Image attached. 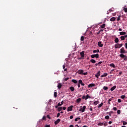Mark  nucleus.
Instances as JSON below:
<instances>
[{"label":"nucleus","instance_id":"obj_1","mask_svg":"<svg viewBox=\"0 0 127 127\" xmlns=\"http://www.w3.org/2000/svg\"><path fill=\"white\" fill-rule=\"evenodd\" d=\"M119 56L120 57V58H123L124 61H127V56H125V55L120 54V55H119Z\"/></svg>","mask_w":127,"mask_h":127},{"label":"nucleus","instance_id":"obj_2","mask_svg":"<svg viewBox=\"0 0 127 127\" xmlns=\"http://www.w3.org/2000/svg\"><path fill=\"white\" fill-rule=\"evenodd\" d=\"M123 46L122 44H115V45L114 46V47L115 48V49H120V48H121Z\"/></svg>","mask_w":127,"mask_h":127},{"label":"nucleus","instance_id":"obj_3","mask_svg":"<svg viewBox=\"0 0 127 127\" xmlns=\"http://www.w3.org/2000/svg\"><path fill=\"white\" fill-rule=\"evenodd\" d=\"M91 58L98 59V58H99V55L98 54H96L95 55H91Z\"/></svg>","mask_w":127,"mask_h":127},{"label":"nucleus","instance_id":"obj_4","mask_svg":"<svg viewBox=\"0 0 127 127\" xmlns=\"http://www.w3.org/2000/svg\"><path fill=\"white\" fill-rule=\"evenodd\" d=\"M120 54H126V50H125L124 47L121 48L120 49Z\"/></svg>","mask_w":127,"mask_h":127},{"label":"nucleus","instance_id":"obj_5","mask_svg":"<svg viewBox=\"0 0 127 127\" xmlns=\"http://www.w3.org/2000/svg\"><path fill=\"white\" fill-rule=\"evenodd\" d=\"M73 106H70L69 107H68V108L67 109V112H70L71 111H73Z\"/></svg>","mask_w":127,"mask_h":127},{"label":"nucleus","instance_id":"obj_6","mask_svg":"<svg viewBox=\"0 0 127 127\" xmlns=\"http://www.w3.org/2000/svg\"><path fill=\"white\" fill-rule=\"evenodd\" d=\"M86 109V106H82V108L79 110V111L81 112V113H84L85 112V109Z\"/></svg>","mask_w":127,"mask_h":127},{"label":"nucleus","instance_id":"obj_7","mask_svg":"<svg viewBox=\"0 0 127 127\" xmlns=\"http://www.w3.org/2000/svg\"><path fill=\"white\" fill-rule=\"evenodd\" d=\"M60 122H61V120H60V119H57L56 121H55L54 122L55 125H57V124H59V123H60Z\"/></svg>","mask_w":127,"mask_h":127},{"label":"nucleus","instance_id":"obj_8","mask_svg":"<svg viewBox=\"0 0 127 127\" xmlns=\"http://www.w3.org/2000/svg\"><path fill=\"white\" fill-rule=\"evenodd\" d=\"M95 83H91L90 84H88L87 87L88 88H92V87H95Z\"/></svg>","mask_w":127,"mask_h":127},{"label":"nucleus","instance_id":"obj_9","mask_svg":"<svg viewBox=\"0 0 127 127\" xmlns=\"http://www.w3.org/2000/svg\"><path fill=\"white\" fill-rule=\"evenodd\" d=\"M62 87V83H59V84L57 85V89H61V88Z\"/></svg>","mask_w":127,"mask_h":127},{"label":"nucleus","instance_id":"obj_10","mask_svg":"<svg viewBox=\"0 0 127 127\" xmlns=\"http://www.w3.org/2000/svg\"><path fill=\"white\" fill-rule=\"evenodd\" d=\"M82 73H84V71L82 70V69H79V70H78V73L79 74H82Z\"/></svg>","mask_w":127,"mask_h":127},{"label":"nucleus","instance_id":"obj_11","mask_svg":"<svg viewBox=\"0 0 127 127\" xmlns=\"http://www.w3.org/2000/svg\"><path fill=\"white\" fill-rule=\"evenodd\" d=\"M101 73V71H98V72H97V73L96 74V75H95V77H96V78H98V76H99V74Z\"/></svg>","mask_w":127,"mask_h":127},{"label":"nucleus","instance_id":"obj_12","mask_svg":"<svg viewBox=\"0 0 127 127\" xmlns=\"http://www.w3.org/2000/svg\"><path fill=\"white\" fill-rule=\"evenodd\" d=\"M98 47H103V44H102V42L101 41L98 42Z\"/></svg>","mask_w":127,"mask_h":127},{"label":"nucleus","instance_id":"obj_13","mask_svg":"<svg viewBox=\"0 0 127 127\" xmlns=\"http://www.w3.org/2000/svg\"><path fill=\"white\" fill-rule=\"evenodd\" d=\"M84 52L82 51L81 52H80V56L81 57V58H84L85 56V54H84Z\"/></svg>","mask_w":127,"mask_h":127},{"label":"nucleus","instance_id":"obj_14","mask_svg":"<svg viewBox=\"0 0 127 127\" xmlns=\"http://www.w3.org/2000/svg\"><path fill=\"white\" fill-rule=\"evenodd\" d=\"M109 66H110V67H113V68H116L115 64H113V63L110 64H109Z\"/></svg>","mask_w":127,"mask_h":127},{"label":"nucleus","instance_id":"obj_15","mask_svg":"<svg viewBox=\"0 0 127 127\" xmlns=\"http://www.w3.org/2000/svg\"><path fill=\"white\" fill-rule=\"evenodd\" d=\"M69 90H70V92H73L74 90V87L73 86L69 87Z\"/></svg>","mask_w":127,"mask_h":127},{"label":"nucleus","instance_id":"obj_16","mask_svg":"<svg viewBox=\"0 0 127 127\" xmlns=\"http://www.w3.org/2000/svg\"><path fill=\"white\" fill-rule=\"evenodd\" d=\"M108 75V73H104L103 75H101V77H105Z\"/></svg>","mask_w":127,"mask_h":127},{"label":"nucleus","instance_id":"obj_17","mask_svg":"<svg viewBox=\"0 0 127 127\" xmlns=\"http://www.w3.org/2000/svg\"><path fill=\"white\" fill-rule=\"evenodd\" d=\"M71 82H73V83L74 84H76L77 83H78V81H76V80L75 79H71Z\"/></svg>","mask_w":127,"mask_h":127},{"label":"nucleus","instance_id":"obj_18","mask_svg":"<svg viewBox=\"0 0 127 127\" xmlns=\"http://www.w3.org/2000/svg\"><path fill=\"white\" fill-rule=\"evenodd\" d=\"M62 105H63V104H61L59 103L58 104H57V106H55V108H57V107L61 106H62Z\"/></svg>","mask_w":127,"mask_h":127},{"label":"nucleus","instance_id":"obj_19","mask_svg":"<svg viewBox=\"0 0 127 127\" xmlns=\"http://www.w3.org/2000/svg\"><path fill=\"white\" fill-rule=\"evenodd\" d=\"M56 109H57V111L58 112H61V111L63 110L62 109V107H57V108Z\"/></svg>","mask_w":127,"mask_h":127},{"label":"nucleus","instance_id":"obj_20","mask_svg":"<svg viewBox=\"0 0 127 127\" xmlns=\"http://www.w3.org/2000/svg\"><path fill=\"white\" fill-rule=\"evenodd\" d=\"M115 19H116L115 17H113L111 18H110V21L112 22L115 21Z\"/></svg>","mask_w":127,"mask_h":127},{"label":"nucleus","instance_id":"obj_21","mask_svg":"<svg viewBox=\"0 0 127 127\" xmlns=\"http://www.w3.org/2000/svg\"><path fill=\"white\" fill-rule=\"evenodd\" d=\"M116 88V86H113L111 88H110V91H113L114 90H115Z\"/></svg>","mask_w":127,"mask_h":127},{"label":"nucleus","instance_id":"obj_22","mask_svg":"<svg viewBox=\"0 0 127 127\" xmlns=\"http://www.w3.org/2000/svg\"><path fill=\"white\" fill-rule=\"evenodd\" d=\"M126 35V32H120V35L123 36Z\"/></svg>","mask_w":127,"mask_h":127},{"label":"nucleus","instance_id":"obj_23","mask_svg":"<svg viewBox=\"0 0 127 127\" xmlns=\"http://www.w3.org/2000/svg\"><path fill=\"white\" fill-rule=\"evenodd\" d=\"M90 62L92 64H96V61L93 59L90 60Z\"/></svg>","mask_w":127,"mask_h":127},{"label":"nucleus","instance_id":"obj_24","mask_svg":"<svg viewBox=\"0 0 127 127\" xmlns=\"http://www.w3.org/2000/svg\"><path fill=\"white\" fill-rule=\"evenodd\" d=\"M99 104V101H95L94 102H93V105H95V106H97V104Z\"/></svg>","mask_w":127,"mask_h":127},{"label":"nucleus","instance_id":"obj_25","mask_svg":"<svg viewBox=\"0 0 127 127\" xmlns=\"http://www.w3.org/2000/svg\"><path fill=\"white\" fill-rule=\"evenodd\" d=\"M80 101H81V99L78 98L77 99H76V103H79Z\"/></svg>","mask_w":127,"mask_h":127},{"label":"nucleus","instance_id":"obj_26","mask_svg":"<svg viewBox=\"0 0 127 127\" xmlns=\"http://www.w3.org/2000/svg\"><path fill=\"white\" fill-rule=\"evenodd\" d=\"M84 39H85V37L84 36H81L80 38V41L81 42L84 41Z\"/></svg>","mask_w":127,"mask_h":127},{"label":"nucleus","instance_id":"obj_27","mask_svg":"<svg viewBox=\"0 0 127 127\" xmlns=\"http://www.w3.org/2000/svg\"><path fill=\"white\" fill-rule=\"evenodd\" d=\"M99 50H93V54H96V53H99Z\"/></svg>","mask_w":127,"mask_h":127},{"label":"nucleus","instance_id":"obj_28","mask_svg":"<svg viewBox=\"0 0 127 127\" xmlns=\"http://www.w3.org/2000/svg\"><path fill=\"white\" fill-rule=\"evenodd\" d=\"M114 42H115V43H119V38H115V40L114 41Z\"/></svg>","mask_w":127,"mask_h":127},{"label":"nucleus","instance_id":"obj_29","mask_svg":"<svg viewBox=\"0 0 127 127\" xmlns=\"http://www.w3.org/2000/svg\"><path fill=\"white\" fill-rule=\"evenodd\" d=\"M79 120H80V118L78 117L74 119V122H78Z\"/></svg>","mask_w":127,"mask_h":127},{"label":"nucleus","instance_id":"obj_30","mask_svg":"<svg viewBox=\"0 0 127 127\" xmlns=\"http://www.w3.org/2000/svg\"><path fill=\"white\" fill-rule=\"evenodd\" d=\"M127 125V122L125 121H122V125L125 126Z\"/></svg>","mask_w":127,"mask_h":127},{"label":"nucleus","instance_id":"obj_31","mask_svg":"<svg viewBox=\"0 0 127 127\" xmlns=\"http://www.w3.org/2000/svg\"><path fill=\"white\" fill-rule=\"evenodd\" d=\"M104 123H99L98 124H97V126H103V125H104Z\"/></svg>","mask_w":127,"mask_h":127},{"label":"nucleus","instance_id":"obj_32","mask_svg":"<svg viewBox=\"0 0 127 127\" xmlns=\"http://www.w3.org/2000/svg\"><path fill=\"white\" fill-rule=\"evenodd\" d=\"M103 90H104V91L108 90V87H107V86H103Z\"/></svg>","mask_w":127,"mask_h":127},{"label":"nucleus","instance_id":"obj_33","mask_svg":"<svg viewBox=\"0 0 127 127\" xmlns=\"http://www.w3.org/2000/svg\"><path fill=\"white\" fill-rule=\"evenodd\" d=\"M85 98H86V99H90L91 97L87 94L86 96H85Z\"/></svg>","mask_w":127,"mask_h":127},{"label":"nucleus","instance_id":"obj_34","mask_svg":"<svg viewBox=\"0 0 127 127\" xmlns=\"http://www.w3.org/2000/svg\"><path fill=\"white\" fill-rule=\"evenodd\" d=\"M57 97V92H54V97L56 98Z\"/></svg>","mask_w":127,"mask_h":127},{"label":"nucleus","instance_id":"obj_35","mask_svg":"<svg viewBox=\"0 0 127 127\" xmlns=\"http://www.w3.org/2000/svg\"><path fill=\"white\" fill-rule=\"evenodd\" d=\"M104 119H105V120H109V116H105Z\"/></svg>","mask_w":127,"mask_h":127},{"label":"nucleus","instance_id":"obj_36","mask_svg":"<svg viewBox=\"0 0 127 127\" xmlns=\"http://www.w3.org/2000/svg\"><path fill=\"white\" fill-rule=\"evenodd\" d=\"M105 27V24H103L102 25H101V28L103 29Z\"/></svg>","mask_w":127,"mask_h":127},{"label":"nucleus","instance_id":"obj_37","mask_svg":"<svg viewBox=\"0 0 127 127\" xmlns=\"http://www.w3.org/2000/svg\"><path fill=\"white\" fill-rule=\"evenodd\" d=\"M102 106H103V103H101L100 104L98 105V108H101V107H102Z\"/></svg>","mask_w":127,"mask_h":127},{"label":"nucleus","instance_id":"obj_38","mask_svg":"<svg viewBox=\"0 0 127 127\" xmlns=\"http://www.w3.org/2000/svg\"><path fill=\"white\" fill-rule=\"evenodd\" d=\"M125 38H124V36H121L120 37V39H121V41H124L125 40Z\"/></svg>","mask_w":127,"mask_h":127},{"label":"nucleus","instance_id":"obj_39","mask_svg":"<svg viewBox=\"0 0 127 127\" xmlns=\"http://www.w3.org/2000/svg\"><path fill=\"white\" fill-rule=\"evenodd\" d=\"M126 96L125 95H121V98L122 99H125V98H126Z\"/></svg>","mask_w":127,"mask_h":127},{"label":"nucleus","instance_id":"obj_40","mask_svg":"<svg viewBox=\"0 0 127 127\" xmlns=\"http://www.w3.org/2000/svg\"><path fill=\"white\" fill-rule=\"evenodd\" d=\"M46 118L49 119V120H51V117H50V116L47 115V117Z\"/></svg>","mask_w":127,"mask_h":127},{"label":"nucleus","instance_id":"obj_41","mask_svg":"<svg viewBox=\"0 0 127 127\" xmlns=\"http://www.w3.org/2000/svg\"><path fill=\"white\" fill-rule=\"evenodd\" d=\"M78 82L79 84H84V83H82V80H81V79L79 80Z\"/></svg>","mask_w":127,"mask_h":127},{"label":"nucleus","instance_id":"obj_42","mask_svg":"<svg viewBox=\"0 0 127 127\" xmlns=\"http://www.w3.org/2000/svg\"><path fill=\"white\" fill-rule=\"evenodd\" d=\"M82 99H83V100H85L88 99H86V97H85V95L82 96Z\"/></svg>","mask_w":127,"mask_h":127},{"label":"nucleus","instance_id":"obj_43","mask_svg":"<svg viewBox=\"0 0 127 127\" xmlns=\"http://www.w3.org/2000/svg\"><path fill=\"white\" fill-rule=\"evenodd\" d=\"M113 110H114V111H118V108H116V107H114L113 108Z\"/></svg>","mask_w":127,"mask_h":127},{"label":"nucleus","instance_id":"obj_44","mask_svg":"<svg viewBox=\"0 0 127 127\" xmlns=\"http://www.w3.org/2000/svg\"><path fill=\"white\" fill-rule=\"evenodd\" d=\"M124 11H125V12H127V8H124Z\"/></svg>","mask_w":127,"mask_h":127},{"label":"nucleus","instance_id":"obj_45","mask_svg":"<svg viewBox=\"0 0 127 127\" xmlns=\"http://www.w3.org/2000/svg\"><path fill=\"white\" fill-rule=\"evenodd\" d=\"M107 125H108V124L107 123V122H104L103 126H104V127H106Z\"/></svg>","mask_w":127,"mask_h":127},{"label":"nucleus","instance_id":"obj_46","mask_svg":"<svg viewBox=\"0 0 127 127\" xmlns=\"http://www.w3.org/2000/svg\"><path fill=\"white\" fill-rule=\"evenodd\" d=\"M88 35H89L90 36H92V32H90V33H88Z\"/></svg>","mask_w":127,"mask_h":127},{"label":"nucleus","instance_id":"obj_47","mask_svg":"<svg viewBox=\"0 0 127 127\" xmlns=\"http://www.w3.org/2000/svg\"><path fill=\"white\" fill-rule=\"evenodd\" d=\"M117 113H118V115H120V113H121V111H120V110H118Z\"/></svg>","mask_w":127,"mask_h":127},{"label":"nucleus","instance_id":"obj_48","mask_svg":"<svg viewBox=\"0 0 127 127\" xmlns=\"http://www.w3.org/2000/svg\"><path fill=\"white\" fill-rule=\"evenodd\" d=\"M46 118L45 117V116H43V118H42V120L45 121Z\"/></svg>","mask_w":127,"mask_h":127},{"label":"nucleus","instance_id":"obj_49","mask_svg":"<svg viewBox=\"0 0 127 127\" xmlns=\"http://www.w3.org/2000/svg\"><path fill=\"white\" fill-rule=\"evenodd\" d=\"M68 79H69V78L67 77V78H64V81H67V80H68Z\"/></svg>","mask_w":127,"mask_h":127},{"label":"nucleus","instance_id":"obj_50","mask_svg":"<svg viewBox=\"0 0 127 127\" xmlns=\"http://www.w3.org/2000/svg\"><path fill=\"white\" fill-rule=\"evenodd\" d=\"M125 48H126V49H127V43H125Z\"/></svg>","mask_w":127,"mask_h":127},{"label":"nucleus","instance_id":"obj_51","mask_svg":"<svg viewBox=\"0 0 127 127\" xmlns=\"http://www.w3.org/2000/svg\"><path fill=\"white\" fill-rule=\"evenodd\" d=\"M83 74L84 75H87V72H84V73H82V74Z\"/></svg>","mask_w":127,"mask_h":127},{"label":"nucleus","instance_id":"obj_52","mask_svg":"<svg viewBox=\"0 0 127 127\" xmlns=\"http://www.w3.org/2000/svg\"><path fill=\"white\" fill-rule=\"evenodd\" d=\"M60 113H57V115L56 116V118L60 117Z\"/></svg>","mask_w":127,"mask_h":127},{"label":"nucleus","instance_id":"obj_53","mask_svg":"<svg viewBox=\"0 0 127 127\" xmlns=\"http://www.w3.org/2000/svg\"><path fill=\"white\" fill-rule=\"evenodd\" d=\"M113 123V122H112V121H109V122H108V123H107V124H109L111 125Z\"/></svg>","mask_w":127,"mask_h":127},{"label":"nucleus","instance_id":"obj_54","mask_svg":"<svg viewBox=\"0 0 127 127\" xmlns=\"http://www.w3.org/2000/svg\"><path fill=\"white\" fill-rule=\"evenodd\" d=\"M112 101H113V98H110L109 100H108V101L109 102H111Z\"/></svg>","mask_w":127,"mask_h":127},{"label":"nucleus","instance_id":"obj_55","mask_svg":"<svg viewBox=\"0 0 127 127\" xmlns=\"http://www.w3.org/2000/svg\"><path fill=\"white\" fill-rule=\"evenodd\" d=\"M79 85H81V86H85V84L84 83H78Z\"/></svg>","mask_w":127,"mask_h":127},{"label":"nucleus","instance_id":"obj_56","mask_svg":"<svg viewBox=\"0 0 127 127\" xmlns=\"http://www.w3.org/2000/svg\"><path fill=\"white\" fill-rule=\"evenodd\" d=\"M121 74H122V71H120V72H119V75L118 76L121 75Z\"/></svg>","mask_w":127,"mask_h":127},{"label":"nucleus","instance_id":"obj_57","mask_svg":"<svg viewBox=\"0 0 127 127\" xmlns=\"http://www.w3.org/2000/svg\"><path fill=\"white\" fill-rule=\"evenodd\" d=\"M102 64V62H98V63L96 64Z\"/></svg>","mask_w":127,"mask_h":127},{"label":"nucleus","instance_id":"obj_58","mask_svg":"<svg viewBox=\"0 0 127 127\" xmlns=\"http://www.w3.org/2000/svg\"><path fill=\"white\" fill-rule=\"evenodd\" d=\"M118 102L121 103V99H118Z\"/></svg>","mask_w":127,"mask_h":127},{"label":"nucleus","instance_id":"obj_59","mask_svg":"<svg viewBox=\"0 0 127 127\" xmlns=\"http://www.w3.org/2000/svg\"><path fill=\"white\" fill-rule=\"evenodd\" d=\"M120 17H121V16H119V17H118V19H117L118 21H120Z\"/></svg>","mask_w":127,"mask_h":127},{"label":"nucleus","instance_id":"obj_60","mask_svg":"<svg viewBox=\"0 0 127 127\" xmlns=\"http://www.w3.org/2000/svg\"><path fill=\"white\" fill-rule=\"evenodd\" d=\"M45 127H50V125H45Z\"/></svg>","mask_w":127,"mask_h":127},{"label":"nucleus","instance_id":"obj_61","mask_svg":"<svg viewBox=\"0 0 127 127\" xmlns=\"http://www.w3.org/2000/svg\"><path fill=\"white\" fill-rule=\"evenodd\" d=\"M69 119H70V120L73 119V116H70L69 117Z\"/></svg>","mask_w":127,"mask_h":127},{"label":"nucleus","instance_id":"obj_62","mask_svg":"<svg viewBox=\"0 0 127 127\" xmlns=\"http://www.w3.org/2000/svg\"><path fill=\"white\" fill-rule=\"evenodd\" d=\"M101 64H95V66H98V65H100Z\"/></svg>","mask_w":127,"mask_h":127},{"label":"nucleus","instance_id":"obj_63","mask_svg":"<svg viewBox=\"0 0 127 127\" xmlns=\"http://www.w3.org/2000/svg\"><path fill=\"white\" fill-rule=\"evenodd\" d=\"M69 127H74V126L72 125H69Z\"/></svg>","mask_w":127,"mask_h":127},{"label":"nucleus","instance_id":"obj_64","mask_svg":"<svg viewBox=\"0 0 127 127\" xmlns=\"http://www.w3.org/2000/svg\"><path fill=\"white\" fill-rule=\"evenodd\" d=\"M62 109L64 110H65V107H62Z\"/></svg>","mask_w":127,"mask_h":127}]
</instances>
